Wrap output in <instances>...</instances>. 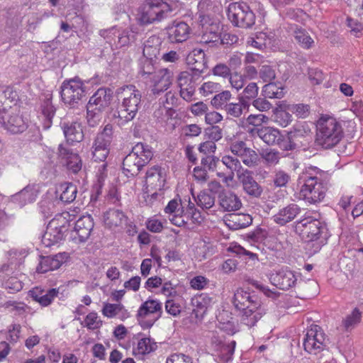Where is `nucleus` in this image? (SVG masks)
<instances>
[{
  "label": "nucleus",
  "mask_w": 363,
  "mask_h": 363,
  "mask_svg": "<svg viewBox=\"0 0 363 363\" xmlns=\"http://www.w3.org/2000/svg\"><path fill=\"white\" fill-rule=\"evenodd\" d=\"M117 94L120 103L115 117L118 119V124L124 125L135 117L141 105L142 95L133 85L119 88Z\"/></svg>",
  "instance_id": "nucleus-1"
},
{
  "label": "nucleus",
  "mask_w": 363,
  "mask_h": 363,
  "mask_svg": "<svg viewBox=\"0 0 363 363\" xmlns=\"http://www.w3.org/2000/svg\"><path fill=\"white\" fill-rule=\"evenodd\" d=\"M343 137L341 125L335 118L321 116L317 122L315 143L323 149H331L336 146Z\"/></svg>",
  "instance_id": "nucleus-2"
},
{
  "label": "nucleus",
  "mask_w": 363,
  "mask_h": 363,
  "mask_svg": "<svg viewBox=\"0 0 363 363\" xmlns=\"http://www.w3.org/2000/svg\"><path fill=\"white\" fill-rule=\"evenodd\" d=\"M74 219V215L69 211L57 214L48 224L42 237V243L45 247H51L60 242L67 231L69 223Z\"/></svg>",
  "instance_id": "nucleus-3"
},
{
  "label": "nucleus",
  "mask_w": 363,
  "mask_h": 363,
  "mask_svg": "<svg viewBox=\"0 0 363 363\" xmlns=\"http://www.w3.org/2000/svg\"><path fill=\"white\" fill-rule=\"evenodd\" d=\"M325 230L321 222L311 216H306L295 223V231L306 242H316L315 251L324 245L321 240Z\"/></svg>",
  "instance_id": "nucleus-4"
},
{
  "label": "nucleus",
  "mask_w": 363,
  "mask_h": 363,
  "mask_svg": "<svg viewBox=\"0 0 363 363\" xmlns=\"http://www.w3.org/2000/svg\"><path fill=\"white\" fill-rule=\"evenodd\" d=\"M152 148L147 145L138 143L123 159V171L130 173L131 176L136 175L152 160Z\"/></svg>",
  "instance_id": "nucleus-5"
},
{
  "label": "nucleus",
  "mask_w": 363,
  "mask_h": 363,
  "mask_svg": "<svg viewBox=\"0 0 363 363\" xmlns=\"http://www.w3.org/2000/svg\"><path fill=\"white\" fill-rule=\"evenodd\" d=\"M172 11L170 5L163 0H146L142 7L139 20L143 24L159 22L168 18Z\"/></svg>",
  "instance_id": "nucleus-6"
},
{
  "label": "nucleus",
  "mask_w": 363,
  "mask_h": 363,
  "mask_svg": "<svg viewBox=\"0 0 363 363\" xmlns=\"http://www.w3.org/2000/svg\"><path fill=\"white\" fill-rule=\"evenodd\" d=\"M328 339L323 330L318 325H311L307 329L303 340L305 351L309 354H317L328 347Z\"/></svg>",
  "instance_id": "nucleus-7"
},
{
  "label": "nucleus",
  "mask_w": 363,
  "mask_h": 363,
  "mask_svg": "<svg viewBox=\"0 0 363 363\" xmlns=\"http://www.w3.org/2000/svg\"><path fill=\"white\" fill-rule=\"evenodd\" d=\"M228 16L238 27L250 28L255 22V14L245 2L231 3L228 9Z\"/></svg>",
  "instance_id": "nucleus-8"
},
{
  "label": "nucleus",
  "mask_w": 363,
  "mask_h": 363,
  "mask_svg": "<svg viewBox=\"0 0 363 363\" xmlns=\"http://www.w3.org/2000/svg\"><path fill=\"white\" fill-rule=\"evenodd\" d=\"M252 132H255L257 136L269 145H278L283 150H292L295 148V144L283 135L277 128L262 126L253 129Z\"/></svg>",
  "instance_id": "nucleus-9"
},
{
  "label": "nucleus",
  "mask_w": 363,
  "mask_h": 363,
  "mask_svg": "<svg viewBox=\"0 0 363 363\" xmlns=\"http://www.w3.org/2000/svg\"><path fill=\"white\" fill-rule=\"evenodd\" d=\"M303 184L300 190L301 196L310 203H315L321 201L325 195L326 187L316 177H303Z\"/></svg>",
  "instance_id": "nucleus-10"
},
{
  "label": "nucleus",
  "mask_w": 363,
  "mask_h": 363,
  "mask_svg": "<svg viewBox=\"0 0 363 363\" xmlns=\"http://www.w3.org/2000/svg\"><path fill=\"white\" fill-rule=\"evenodd\" d=\"M60 94L62 100L65 104L74 106L85 96V86L79 78L66 80L61 86Z\"/></svg>",
  "instance_id": "nucleus-11"
},
{
  "label": "nucleus",
  "mask_w": 363,
  "mask_h": 363,
  "mask_svg": "<svg viewBox=\"0 0 363 363\" xmlns=\"http://www.w3.org/2000/svg\"><path fill=\"white\" fill-rule=\"evenodd\" d=\"M113 139V127L107 124L99 133L92 145V155L95 161H104L109 154L110 145Z\"/></svg>",
  "instance_id": "nucleus-12"
},
{
  "label": "nucleus",
  "mask_w": 363,
  "mask_h": 363,
  "mask_svg": "<svg viewBox=\"0 0 363 363\" xmlns=\"http://www.w3.org/2000/svg\"><path fill=\"white\" fill-rule=\"evenodd\" d=\"M0 123L9 131L13 133H19L26 129V123L18 114L16 107H10L0 111Z\"/></svg>",
  "instance_id": "nucleus-13"
},
{
  "label": "nucleus",
  "mask_w": 363,
  "mask_h": 363,
  "mask_svg": "<svg viewBox=\"0 0 363 363\" xmlns=\"http://www.w3.org/2000/svg\"><path fill=\"white\" fill-rule=\"evenodd\" d=\"M161 39L157 35H151L144 43L143 56L146 58L147 66L143 68V72L145 74L153 73V61L157 58L160 55Z\"/></svg>",
  "instance_id": "nucleus-14"
},
{
  "label": "nucleus",
  "mask_w": 363,
  "mask_h": 363,
  "mask_svg": "<svg viewBox=\"0 0 363 363\" xmlns=\"http://www.w3.org/2000/svg\"><path fill=\"white\" fill-rule=\"evenodd\" d=\"M165 182V172L161 167L155 165L149 168L146 172L145 189L147 193H152L151 197L156 199L158 196L157 190H161Z\"/></svg>",
  "instance_id": "nucleus-15"
},
{
  "label": "nucleus",
  "mask_w": 363,
  "mask_h": 363,
  "mask_svg": "<svg viewBox=\"0 0 363 363\" xmlns=\"http://www.w3.org/2000/svg\"><path fill=\"white\" fill-rule=\"evenodd\" d=\"M166 30L171 43H181L189 39L191 29L184 21H174L167 26Z\"/></svg>",
  "instance_id": "nucleus-16"
},
{
  "label": "nucleus",
  "mask_w": 363,
  "mask_h": 363,
  "mask_svg": "<svg viewBox=\"0 0 363 363\" xmlns=\"http://www.w3.org/2000/svg\"><path fill=\"white\" fill-rule=\"evenodd\" d=\"M93 228V219L90 216L80 217L72 232V240L76 242H84L89 238Z\"/></svg>",
  "instance_id": "nucleus-17"
},
{
  "label": "nucleus",
  "mask_w": 363,
  "mask_h": 363,
  "mask_svg": "<svg viewBox=\"0 0 363 363\" xmlns=\"http://www.w3.org/2000/svg\"><path fill=\"white\" fill-rule=\"evenodd\" d=\"M271 283L282 290H288L295 286L297 277L294 272L287 269H281L269 275Z\"/></svg>",
  "instance_id": "nucleus-18"
},
{
  "label": "nucleus",
  "mask_w": 363,
  "mask_h": 363,
  "mask_svg": "<svg viewBox=\"0 0 363 363\" xmlns=\"http://www.w3.org/2000/svg\"><path fill=\"white\" fill-rule=\"evenodd\" d=\"M212 344L216 348V357L219 363H227L232 359L236 345L235 340L224 342L221 337L213 336L212 337Z\"/></svg>",
  "instance_id": "nucleus-19"
},
{
  "label": "nucleus",
  "mask_w": 363,
  "mask_h": 363,
  "mask_svg": "<svg viewBox=\"0 0 363 363\" xmlns=\"http://www.w3.org/2000/svg\"><path fill=\"white\" fill-rule=\"evenodd\" d=\"M173 72L167 68H163L155 72L152 78V91L154 94H160L168 89L172 84Z\"/></svg>",
  "instance_id": "nucleus-20"
},
{
  "label": "nucleus",
  "mask_w": 363,
  "mask_h": 363,
  "mask_svg": "<svg viewBox=\"0 0 363 363\" xmlns=\"http://www.w3.org/2000/svg\"><path fill=\"white\" fill-rule=\"evenodd\" d=\"M164 212L169 214L171 223L178 227L184 226L187 223L184 216V207L180 199L171 200L164 208Z\"/></svg>",
  "instance_id": "nucleus-21"
},
{
  "label": "nucleus",
  "mask_w": 363,
  "mask_h": 363,
  "mask_svg": "<svg viewBox=\"0 0 363 363\" xmlns=\"http://www.w3.org/2000/svg\"><path fill=\"white\" fill-rule=\"evenodd\" d=\"M240 321L248 328H252L266 313V309L262 303H255L253 307L242 311Z\"/></svg>",
  "instance_id": "nucleus-22"
},
{
  "label": "nucleus",
  "mask_w": 363,
  "mask_h": 363,
  "mask_svg": "<svg viewBox=\"0 0 363 363\" xmlns=\"http://www.w3.org/2000/svg\"><path fill=\"white\" fill-rule=\"evenodd\" d=\"M68 255L66 252L58 253L54 256H48L43 257L37 267L38 273H46L49 271L57 269L66 262Z\"/></svg>",
  "instance_id": "nucleus-23"
},
{
  "label": "nucleus",
  "mask_w": 363,
  "mask_h": 363,
  "mask_svg": "<svg viewBox=\"0 0 363 363\" xmlns=\"http://www.w3.org/2000/svg\"><path fill=\"white\" fill-rule=\"evenodd\" d=\"M62 128L66 140L69 144L79 143L84 139L82 125L77 121H68L62 123Z\"/></svg>",
  "instance_id": "nucleus-24"
},
{
  "label": "nucleus",
  "mask_w": 363,
  "mask_h": 363,
  "mask_svg": "<svg viewBox=\"0 0 363 363\" xmlns=\"http://www.w3.org/2000/svg\"><path fill=\"white\" fill-rule=\"evenodd\" d=\"M238 180L242 184L243 189L250 196L259 197L262 193V189L255 180L252 172L248 169L243 171V173L239 174Z\"/></svg>",
  "instance_id": "nucleus-25"
},
{
  "label": "nucleus",
  "mask_w": 363,
  "mask_h": 363,
  "mask_svg": "<svg viewBox=\"0 0 363 363\" xmlns=\"http://www.w3.org/2000/svg\"><path fill=\"white\" fill-rule=\"evenodd\" d=\"M301 208L295 204L291 203L281 209L273 216L274 221L280 225H284L292 221L300 213Z\"/></svg>",
  "instance_id": "nucleus-26"
},
{
  "label": "nucleus",
  "mask_w": 363,
  "mask_h": 363,
  "mask_svg": "<svg viewBox=\"0 0 363 363\" xmlns=\"http://www.w3.org/2000/svg\"><path fill=\"white\" fill-rule=\"evenodd\" d=\"M218 203L223 211H235L242 206L241 200L235 194L225 191L219 194Z\"/></svg>",
  "instance_id": "nucleus-27"
},
{
  "label": "nucleus",
  "mask_w": 363,
  "mask_h": 363,
  "mask_svg": "<svg viewBox=\"0 0 363 363\" xmlns=\"http://www.w3.org/2000/svg\"><path fill=\"white\" fill-rule=\"evenodd\" d=\"M60 157L65 160L67 168L74 173H77L82 167V160L78 154L72 152L60 144L58 147Z\"/></svg>",
  "instance_id": "nucleus-28"
},
{
  "label": "nucleus",
  "mask_w": 363,
  "mask_h": 363,
  "mask_svg": "<svg viewBox=\"0 0 363 363\" xmlns=\"http://www.w3.org/2000/svg\"><path fill=\"white\" fill-rule=\"evenodd\" d=\"M233 303L235 307L240 311L253 307L255 303L261 301L254 296H251L247 291L242 289H238L234 294Z\"/></svg>",
  "instance_id": "nucleus-29"
},
{
  "label": "nucleus",
  "mask_w": 363,
  "mask_h": 363,
  "mask_svg": "<svg viewBox=\"0 0 363 363\" xmlns=\"http://www.w3.org/2000/svg\"><path fill=\"white\" fill-rule=\"evenodd\" d=\"M216 297L206 293L194 296L191 298V305L196 315H203L216 301Z\"/></svg>",
  "instance_id": "nucleus-30"
},
{
  "label": "nucleus",
  "mask_w": 363,
  "mask_h": 363,
  "mask_svg": "<svg viewBox=\"0 0 363 363\" xmlns=\"http://www.w3.org/2000/svg\"><path fill=\"white\" fill-rule=\"evenodd\" d=\"M106 38H111L110 43H113L116 48H121L129 44L134 39V35L129 30H123L122 31L116 30L112 28Z\"/></svg>",
  "instance_id": "nucleus-31"
},
{
  "label": "nucleus",
  "mask_w": 363,
  "mask_h": 363,
  "mask_svg": "<svg viewBox=\"0 0 363 363\" xmlns=\"http://www.w3.org/2000/svg\"><path fill=\"white\" fill-rule=\"evenodd\" d=\"M162 312V303L157 299L149 298L138 308V319L140 321L148 315Z\"/></svg>",
  "instance_id": "nucleus-32"
},
{
  "label": "nucleus",
  "mask_w": 363,
  "mask_h": 363,
  "mask_svg": "<svg viewBox=\"0 0 363 363\" xmlns=\"http://www.w3.org/2000/svg\"><path fill=\"white\" fill-rule=\"evenodd\" d=\"M126 220V216L118 209H110L104 216V222L109 228L122 226Z\"/></svg>",
  "instance_id": "nucleus-33"
},
{
  "label": "nucleus",
  "mask_w": 363,
  "mask_h": 363,
  "mask_svg": "<svg viewBox=\"0 0 363 363\" xmlns=\"http://www.w3.org/2000/svg\"><path fill=\"white\" fill-rule=\"evenodd\" d=\"M111 97L109 90L101 88L89 99L88 104L106 109L110 105Z\"/></svg>",
  "instance_id": "nucleus-34"
},
{
  "label": "nucleus",
  "mask_w": 363,
  "mask_h": 363,
  "mask_svg": "<svg viewBox=\"0 0 363 363\" xmlns=\"http://www.w3.org/2000/svg\"><path fill=\"white\" fill-rule=\"evenodd\" d=\"M252 218L249 214H230L226 220V225L231 229L238 230L247 227L252 223Z\"/></svg>",
  "instance_id": "nucleus-35"
},
{
  "label": "nucleus",
  "mask_w": 363,
  "mask_h": 363,
  "mask_svg": "<svg viewBox=\"0 0 363 363\" xmlns=\"http://www.w3.org/2000/svg\"><path fill=\"white\" fill-rule=\"evenodd\" d=\"M186 61L193 70L201 72L205 68V53L201 49H194L187 55Z\"/></svg>",
  "instance_id": "nucleus-36"
},
{
  "label": "nucleus",
  "mask_w": 363,
  "mask_h": 363,
  "mask_svg": "<svg viewBox=\"0 0 363 363\" xmlns=\"http://www.w3.org/2000/svg\"><path fill=\"white\" fill-rule=\"evenodd\" d=\"M249 107V102H243L242 100H238L236 103L230 102L223 111L230 118H239L242 114L248 111Z\"/></svg>",
  "instance_id": "nucleus-37"
},
{
  "label": "nucleus",
  "mask_w": 363,
  "mask_h": 363,
  "mask_svg": "<svg viewBox=\"0 0 363 363\" xmlns=\"http://www.w3.org/2000/svg\"><path fill=\"white\" fill-rule=\"evenodd\" d=\"M55 113L52 101L46 99L41 106L40 119L42 120L44 129H48L52 125V120Z\"/></svg>",
  "instance_id": "nucleus-38"
},
{
  "label": "nucleus",
  "mask_w": 363,
  "mask_h": 363,
  "mask_svg": "<svg viewBox=\"0 0 363 363\" xmlns=\"http://www.w3.org/2000/svg\"><path fill=\"white\" fill-rule=\"evenodd\" d=\"M38 191L34 186H28L13 196V199L23 206L33 202L37 197Z\"/></svg>",
  "instance_id": "nucleus-39"
},
{
  "label": "nucleus",
  "mask_w": 363,
  "mask_h": 363,
  "mask_svg": "<svg viewBox=\"0 0 363 363\" xmlns=\"http://www.w3.org/2000/svg\"><path fill=\"white\" fill-rule=\"evenodd\" d=\"M361 311L359 308H354L350 314L342 319L341 325L345 331H351L361 322Z\"/></svg>",
  "instance_id": "nucleus-40"
},
{
  "label": "nucleus",
  "mask_w": 363,
  "mask_h": 363,
  "mask_svg": "<svg viewBox=\"0 0 363 363\" xmlns=\"http://www.w3.org/2000/svg\"><path fill=\"white\" fill-rule=\"evenodd\" d=\"M233 95L228 90L222 91L216 94L211 101V105L216 109L224 110L230 104Z\"/></svg>",
  "instance_id": "nucleus-41"
},
{
  "label": "nucleus",
  "mask_w": 363,
  "mask_h": 363,
  "mask_svg": "<svg viewBox=\"0 0 363 363\" xmlns=\"http://www.w3.org/2000/svg\"><path fill=\"white\" fill-rule=\"evenodd\" d=\"M106 109L98 108L91 104L86 105V119L88 124L94 127L97 125L102 119L103 112Z\"/></svg>",
  "instance_id": "nucleus-42"
},
{
  "label": "nucleus",
  "mask_w": 363,
  "mask_h": 363,
  "mask_svg": "<svg viewBox=\"0 0 363 363\" xmlns=\"http://www.w3.org/2000/svg\"><path fill=\"white\" fill-rule=\"evenodd\" d=\"M157 348L156 342L149 337H142L134 348V353L136 354L145 355L155 351Z\"/></svg>",
  "instance_id": "nucleus-43"
},
{
  "label": "nucleus",
  "mask_w": 363,
  "mask_h": 363,
  "mask_svg": "<svg viewBox=\"0 0 363 363\" xmlns=\"http://www.w3.org/2000/svg\"><path fill=\"white\" fill-rule=\"evenodd\" d=\"M311 133V130L309 125L306 122H301L294 125L293 130L289 132V135L286 138L291 140V139L306 138Z\"/></svg>",
  "instance_id": "nucleus-44"
},
{
  "label": "nucleus",
  "mask_w": 363,
  "mask_h": 363,
  "mask_svg": "<svg viewBox=\"0 0 363 363\" xmlns=\"http://www.w3.org/2000/svg\"><path fill=\"white\" fill-rule=\"evenodd\" d=\"M220 39V36L217 26L211 24L209 27L206 28V30L201 37L200 42L204 44L214 43L218 42Z\"/></svg>",
  "instance_id": "nucleus-45"
},
{
  "label": "nucleus",
  "mask_w": 363,
  "mask_h": 363,
  "mask_svg": "<svg viewBox=\"0 0 363 363\" xmlns=\"http://www.w3.org/2000/svg\"><path fill=\"white\" fill-rule=\"evenodd\" d=\"M262 94L269 99H281L284 96V89L281 86L270 82L263 86Z\"/></svg>",
  "instance_id": "nucleus-46"
},
{
  "label": "nucleus",
  "mask_w": 363,
  "mask_h": 363,
  "mask_svg": "<svg viewBox=\"0 0 363 363\" xmlns=\"http://www.w3.org/2000/svg\"><path fill=\"white\" fill-rule=\"evenodd\" d=\"M61 191L60 199L65 203H70L73 201L77 195V187L72 184H62L60 187Z\"/></svg>",
  "instance_id": "nucleus-47"
},
{
  "label": "nucleus",
  "mask_w": 363,
  "mask_h": 363,
  "mask_svg": "<svg viewBox=\"0 0 363 363\" xmlns=\"http://www.w3.org/2000/svg\"><path fill=\"white\" fill-rule=\"evenodd\" d=\"M221 162L230 170V172H236L238 178L239 174L243 173V171L245 170L242 168L240 160L232 156L225 155L222 157Z\"/></svg>",
  "instance_id": "nucleus-48"
},
{
  "label": "nucleus",
  "mask_w": 363,
  "mask_h": 363,
  "mask_svg": "<svg viewBox=\"0 0 363 363\" xmlns=\"http://www.w3.org/2000/svg\"><path fill=\"white\" fill-rule=\"evenodd\" d=\"M294 38L297 43L304 49L311 48L314 43L313 40L309 34L303 29H297L294 31Z\"/></svg>",
  "instance_id": "nucleus-49"
},
{
  "label": "nucleus",
  "mask_w": 363,
  "mask_h": 363,
  "mask_svg": "<svg viewBox=\"0 0 363 363\" xmlns=\"http://www.w3.org/2000/svg\"><path fill=\"white\" fill-rule=\"evenodd\" d=\"M260 156L267 166L277 165L281 157V153L274 149L262 150Z\"/></svg>",
  "instance_id": "nucleus-50"
},
{
  "label": "nucleus",
  "mask_w": 363,
  "mask_h": 363,
  "mask_svg": "<svg viewBox=\"0 0 363 363\" xmlns=\"http://www.w3.org/2000/svg\"><path fill=\"white\" fill-rule=\"evenodd\" d=\"M259 88L255 82L249 83L243 89L241 95L238 96V100H242L243 102H248L251 99H255L258 95Z\"/></svg>",
  "instance_id": "nucleus-51"
},
{
  "label": "nucleus",
  "mask_w": 363,
  "mask_h": 363,
  "mask_svg": "<svg viewBox=\"0 0 363 363\" xmlns=\"http://www.w3.org/2000/svg\"><path fill=\"white\" fill-rule=\"evenodd\" d=\"M184 216L187 222L191 219L192 223L195 224H201L203 220L201 212L197 210L194 204L191 202H189L186 211L184 213Z\"/></svg>",
  "instance_id": "nucleus-52"
},
{
  "label": "nucleus",
  "mask_w": 363,
  "mask_h": 363,
  "mask_svg": "<svg viewBox=\"0 0 363 363\" xmlns=\"http://www.w3.org/2000/svg\"><path fill=\"white\" fill-rule=\"evenodd\" d=\"M244 164L248 167H253L258 163L259 157L257 152L252 149L247 147L243 155L240 156Z\"/></svg>",
  "instance_id": "nucleus-53"
},
{
  "label": "nucleus",
  "mask_w": 363,
  "mask_h": 363,
  "mask_svg": "<svg viewBox=\"0 0 363 363\" xmlns=\"http://www.w3.org/2000/svg\"><path fill=\"white\" fill-rule=\"evenodd\" d=\"M196 203L202 208L209 209L214 206L215 198L209 194L202 191L197 196Z\"/></svg>",
  "instance_id": "nucleus-54"
},
{
  "label": "nucleus",
  "mask_w": 363,
  "mask_h": 363,
  "mask_svg": "<svg viewBox=\"0 0 363 363\" xmlns=\"http://www.w3.org/2000/svg\"><path fill=\"white\" fill-rule=\"evenodd\" d=\"M199 89L201 95L207 96L219 92L221 90V85L217 82H204Z\"/></svg>",
  "instance_id": "nucleus-55"
},
{
  "label": "nucleus",
  "mask_w": 363,
  "mask_h": 363,
  "mask_svg": "<svg viewBox=\"0 0 363 363\" xmlns=\"http://www.w3.org/2000/svg\"><path fill=\"white\" fill-rule=\"evenodd\" d=\"M4 287L9 293H16L21 291L23 288V283L16 277H11L6 279L4 284Z\"/></svg>",
  "instance_id": "nucleus-56"
},
{
  "label": "nucleus",
  "mask_w": 363,
  "mask_h": 363,
  "mask_svg": "<svg viewBox=\"0 0 363 363\" xmlns=\"http://www.w3.org/2000/svg\"><path fill=\"white\" fill-rule=\"evenodd\" d=\"M84 325L89 330L99 328L102 325V321L95 312L89 313L84 319Z\"/></svg>",
  "instance_id": "nucleus-57"
},
{
  "label": "nucleus",
  "mask_w": 363,
  "mask_h": 363,
  "mask_svg": "<svg viewBox=\"0 0 363 363\" xmlns=\"http://www.w3.org/2000/svg\"><path fill=\"white\" fill-rule=\"evenodd\" d=\"M58 294L59 291L57 289H51L47 290L43 293L42 295L43 296L40 297L38 303H39L40 305L43 307L48 306L51 304L54 298L57 296Z\"/></svg>",
  "instance_id": "nucleus-58"
},
{
  "label": "nucleus",
  "mask_w": 363,
  "mask_h": 363,
  "mask_svg": "<svg viewBox=\"0 0 363 363\" xmlns=\"http://www.w3.org/2000/svg\"><path fill=\"white\" fill-rule=\"evenodd\" d=\"M291 177L290 175L283 170L275 172L273 182L277 187L286 186L289 183Z\"/></svg>",
  "instance_id": "nucleus-59"
},
{
  "label": "nucleus",
  "mask_w": 363,
  "mask_h": 363,
  "mask_svg": "<svg viewBox=\"0 0 363 363\" xmlns=\"http://www.w3.org/2000/svg\"><path fill=\"white\" fill-rule=\"evenodd\" d=\"M291 121V115L285 111H277L274 113L275 123L281 127H286Z\"/></svg>",
  "instance_id": "nucleus-60"
},
{
  "label": "nucleus",
  "mask_w": 363,
  "mask_h": 363,
  "mask_svg": "<svg viewBox=\"0 0 363 363\" xmlns=\"http://www.w3.org/2000/svg\"><path fill=\"white\" fill-rule=\"evenodd\" d=\"M4 307L17 315H23L26 313L28 307L23 303L9 301L5 303Z\"/></svg>",
  "instance_id": "nucleus-61"
},
{
  "label": "nucleus",
  "mask_w": 363,
  "mask_h": 363,
  "mask_svg": "<svg viewBox=\"0 0 363 363\" xmlns=\"http://www.w3.org/2000/svg\"><path fill=\"white\" fill-rule=\"evenodd\" d=\"M259 75L265 82H270L276 77L275 70L269 65H263L259 69Z\"/></svg>",
  "instance_id": "nucleus-62"
},
{
  "label": "nucleus",
  "mask_w": 363,
  "mask_h": 363,
  "mask_svg": "<svg viewBox=\"0 0 363 363\" xmlns=\"http://www.w3.org/2000/svg\"><path fill=\"white\" fill-rule=\"evenodd\" d=\"M123 306L120 303H106L102 309L103 314L108 318L116 316L121 310Z\"/></svg>",
  "instance_id": "nucleus-63"
},
{
  "label": "nucleus",
  "mask_w": 363,
  "mask_h": 363,
  "mask_svg": "<svg viewBox=\"0 0 363 363\" xmlns=\"http://www.w3.org/2000/svg\"><path fill=\"white\" fill-rule=\"evenodd\" d=\"M166 363H193V360L189 355L182 353H174L167 359Z\"/></svg>",
  "instance_id": "nucleus-64"
}]
</instances>
